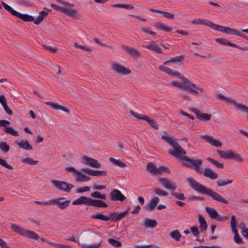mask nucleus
<instances>
[{"label":"nucleus","instance_id":"nucleus-7","mask_svg":"<svg viewBox=\"0 0 248 248\" xmlns=\"http://www.w3.org/2000/svg\"><path fill=\"white\" fill-rule=\"evenodd\" d=\"M128 210L125 212L118 213L112 212L108 216H105L102 213H97L96 214L92 215L91 218L93 219H100L104 221H108L111 220L112 222H116L121 220L128 214Z\"/></svg>","mask_w":248,"mask_h":248},{"label":"nucleus","instance_id":"nucleus-51","mask_svg":"<svg viewBox=\"0 0 248 248\" xmlns=\"http://www.w3.org/2000/svg\"><path fill=\"white\" fill-rule=\"evenodd\" d=\"M216 41L220 44H221V45H226V46H228V42H229V41H228L227 39H224V38H217L216 40Z\"/></svg>","mask_w":248,"mask_h":248},{"label":"nucleus","instance_id":"nucleus-29","mask_svg":"<svg viewBox=\"0 0 248 248\" xmlns=\"http://www.w3.org/2000/svg\"><path fill=\"white\" fill-rule=\"evenodd\" d=\"M46 104L47 105H48V106H50L51 108H52L54 109H60V110H62V111H64V112H66L67 113H69L70 112V111L67 108H66L65 107H63L62 106H61V105H58L57 104L54 103L53 102H46Z\"/></svg>","mask_w":248,"mask_h":248},{"label":"nucleus","instance_id":"nucleus-41","mask_svg":"<svg viewBox=\"0 0 248 248\" xmlns=\"http://www.w3.org/2000/svg\"><path fill=\"white\" fill-rule=\"evenodd\" d=\"M154 191L156 194L159 196H167L169 194L168 192L161 189L159 188H155L154 189Z\"/></svg>","mask_w":248,"mask_h":248},{"label":"nucleus","instance_id":"nucleus-58","mask_svg":"<svg viewBox=\"0 0 248 248\" xmlns=\"http://www.w3.org/2000/svg\"><path fill=\"white\" fill-rule=\"evenodd\" d=\"M5 112L9 115H11L13 114L12 110L7 105V104L2 106Z\"/></svg>","mask_w":248,"mask_h":248},{"label":"nucleus","instance_id":"nucleus-4","mask_svg":"<svg viewBox=\"0 0 248 248\" xmlns=\"http://www.w3.org/2000/svg\"><path fill=\"white\" fill-rule=\"evenodd\" d=\"M164 133L165 135H162L161 139L169 143L173 148V150H169V154L184 161V157H186L185 155L186 154V151L168 132Z\"/></svg>","mask_w":248,"mask_h":248},{"label":"nucleus","instance_id":"nucleus-48","mask_svg":"<svg viewBox=\"0 0 248 248\" xmlns=\"http://www.w3.org/2000/svg\"><path fill=\"white\" fill-rule=\"evenodd\" d=\"M171 195L179 200L184 201L186 199L184 196V194L183 193L178 194L175 192H172L171 193Z\"/></svg>","mask_w":248,"mask_h":248},{"label":"nucleus","instance_id":"nucleus-13","mask_svg":"<svg viewBox=\"0 0 248 248\" xmlns=\"http://www.w3.org/2000/svg\"><path fill=\"white\" fill-rule=\"evenodd\" d=\"M205 210L212 219H216L218 221H223L227 220L229 217L222 216L218 214L217 212L214 208L209 207H206Z\"/></svg>","mask_w":248,"mask_h":248},{"label":"nucleus","instance_id":"nucleus-23","mask_svg":"<svg viewBox=\"0 0 248 248\" xmlns=\"http://www.w3.org/2000/svg\"><path fill=\"white\" fill-rule=\"evenodd\" d=\"M123 48L125 50L126 53L133 58L139 57L141 56L140 52L136 48L127 46H123Z\"/></svg>","mask_w":248,"mask_h":248},{"label":"nucleus","instance_id":"nucleus-61","mask_svg":"<svg viewBox=\"0 0 248 248\" xmlns=\"http://www.w3.org/2000/svg\"><path fill=\"white\" fill-rule=\"evenodd\" d=\"M35 203L38 205H48L51 204V200L46 201V202H40V201H35Z\"/></svg>","mask_w":248,"mask_h":248},{"label":"nucleus","instance_id":"nucleus-17","mask_svg":"<svg viewBox=\"0 0 248 248\" xmlns=\"http://www.w3.org/2000/svg\"><path fill=\"white\" fill-rule=\"evenodd\" d=\"M110 198L111 201H124L126 197L118 189H114L110 193Z\"/></svg>","mask_w":248,"mask_h":248},{"label":"nucleus","instance_id":"nucleus-2","mask_svg":"<svg viewBox=\"0 0 248 248\" xmlns=\"http://www.w3.org/2000/svg\"><path fill=\"white\" fill-rule=\"evenodd\" d=\"M191 187L195 191L211 197L214 200L225 204H228V201L223 198L222 196L216 192L213 191L211 188L206 187L203 185L198 183L192 177H188L187 179Z\"/></svg>","mask_w":248,"mask_h":248},{"label":"nucleus","instance_id":"nucleus-1","mask_svg":"<svg viewBox=\"0 0 248 248\" xmlns=\"http://www.w3.org/2000/svg\"><path fill=\"white\" fill-rule=\"evenodd\" d=\"M159 69L169 75L178 77L181 79V82L176 81H172L171 85L173 86L188 91L194 95H197L199 94V92H203V89L202 88L197 86L190 80L182 76L179 72L173 71L164 65H160L159 66Z\"/></svg>","mask_w":248,"mask_h":248},{"label":"nucleus","instance_id":"nucleus-21","mask_svg":"<svg viewBox=\"0 0 248 248\" xmlns=\"http://www.w3.org/2000/svg\"><path fill=\"white\" fill-rule=\"evenodd\" d=\"M81 171L91 176H106L107 174L106 170H94L89 168H83Z\"/></svg>","mask_w":248,"mask_h":248},{"label":"nucleus","instance_id":"nucleus-32","mask_svg":"<svg viewBox=\"0 0 248 248\" xmlns=\"http://www.w3.org/2000/svg\"><path fill=\"white\" fill-rule=\"evenodd\" d=\"M146 170L150 173L153 174H158L157 168L154 163L150 162L146 167Z\"/></svg>","mask_w":248,"mask_h":248},{"label":"nucleus","instance_id":"nucleus-22","mask_svg":"<svg viewBox=\"0 0 248 248\" xmlns=\"http://www.w3.org/2000/svg\"><path fill=\"white\" fill-rule=\"evenodd\" d=\"M159 202V199L157 197H154L144 207L145 211H153Z\"/></svg>","mask_w":248,"mask_h":248},{"label":"nucleus","instance_id":"nucleus-44","mask_svg":"<svg viewBox=\"0 0 248 248\" xmlns=\"http://www.w3.org/2000/svg\"><path fill=\"white\" fill-rule=\"evenodd\" d=\"M0 149L5 153H7L10 149L9 146L5 142H0Z\"/></svg>","mask_w":248,"mask_h":248},{"label":"nucleus","instance_id":"nucleus-10","mask_svg":"<svg viewBox=\"0 0 248 248\" xmlns=\"http://www.w3.org/2000/svg\"><path fill=\"white\" fill-rule=\"evenodd\" d=\"M51 183L58 190L69 193L71 190L74 186L70 183H67L64 181H61L56 180H52Z\"/></svg>","mask_w":248,"mask_h":248},{"label":"nucleus","instance_id":"nucleus-46","mask_svg":"<svg viewBox=\"0 0 248 248\" xmlns=\"http://www.w3.org/2000/svg\"><path fill=\"white\" fill-rule=\"evenodd\" d=\"M0 165L9 170H12L13 167L7 163V161L0 157Z\"/></svg>","mask_w":248,"mask_h":248},{"label":"nucleus","instance_id":"nucleus-59","mask_svg":"<svg viewBox=\"0 0 248 248\" xmlns=\"http://www.w3.org/2000/svg\"><path fill=\"white\" fill-rule=\"evenodd\" d=\"M65 170L67 171L75 173L76 174H77L78 172V170L73 167H67L65 168Z\"/></svg>","mask_w":248,"mask_h":248},{"label":"nucleus","instance_id":"nucleus-9","mask_svg":"<svg viewBox=\"0 0 248 248\" xmlns=\"http://www.w3.org/2000/svg\"><path fill=\"white\" fill-rule=\"evenodd\" d=\"M184 161H186L184 165L186 167L194 170L198 173H202V171L200 170V166L202 163V159H191L186 156L184 157Z\"/></svg>","mask_w":248,"mask_h":248},{"label":"nucleus","instance_id":"nucleus-60","mask_svg":"<svg viewBox=\"0 0 248 248\" xmlns=\"http://www.w3.org/2000/svg\"><path fill=\"white\" fill-rule=\"evenodd\" d=\"M51 6L53 7L54 9L56 10H58L62 13H63L64 7H62L60 6L57 5L55 4H51Z\"/></svg>","mask_w":248,"mask_h":248},{"label":"nucleus","instance_id":"nucleus-39","mask_svg":"<svg viewBox=\"0 0 248 248\" xmlns=\"http://www.w3.org/2000/svg\"><path fill=\"white\" fill-rule=\"evenodd\" d=\"M207 159L210 163L215 165L218 168L222 169L224 167V165L222 163H219L218 161L215 160V159H213L211 157H208Z\"/></svg>","mask_w":248,"mask_h":248},{"label":"nucleus","instance_id":"nucleus-11","mask_svg":"<svg viewBox=\"0 0 248 248\" xmlns=\"http://www.w3.org/2000/svg\"><path fill=\"white\" fill-rule=\"evenodd\" d=\"M207 26L212 28L214 30L218 31L228 34L237 35L238 32V30H236L230 27L218 25L213 23L211 21H210L209 24H208Z\"/></svg>","mask_w":248,"mask_h":248},{"label":"nucleus","instance_id":"nucleus-49","mask_svg":"<svg viewBox=\"0 0 248 248\" xmlns=\"http://www.w3.org/2000/svg\"><path fill=\"white\" fill-rule=\"evenodd\" d=\"M160 14H162L164 16L169 19H173L174 15L169 12L161 11Z\"/></svg>","mask_w":248,"mask_h":248},{"label":"nucleus","instance_id":"nucleus-5","mask_svg":"<svg viewBox=\"0 0 248 248\" xmlns=\"http://www.w3.org/2000/svg\"><path fill=\"white\" fill-rule=\"evenodd\" d=\"M90 241L96 243L92 245H87L80 244L78 240H77L75 236H72L66 239L67 240L77 243L81 248H99L101 245L103 241L101 237L94 232L91 233L89 235Z\"/></svg>","mask_w":248,"mask_h":248},{"label":"nucleus","instance_id":"nucleus-63","mask_svg":"<svg viewBox=\"0 0 248 248\" xmlns=\"http://www.w3.org/2000/svg\"><path fill=\"white\" fill-rule=\"evenodd\" d=\"M10 122L6 120H0V127H4L5 128L6 127V125L10 124Z\"/></svg>","mask_w":248,"mask_h":248},{"label":"nucleus","instance_id":"nucleus-40","mask_svg":"<svg viewBox=\"0 0 248 248\" xmlns=\"http://www.w3.org/2000/svg\"><path fill=\"white\" fill-rule=\"evenodd\" d=\"M108 242L111 245L116 248H120L122 246L121 242L113 238L108 239Z\"/></svg>","mask_w":248,"mask_h":248},{"label":"nucleus","instance_id":"nucleus-50","mask_svg":"<svg viewBox=\"0 0 248 248\" xmlns=\"http://www.w3.org/2000/svg\"><path fill=\"white\" fill-rule=\"evenodd\" d=\"M91 189V187L90 186H84L82 187H79L77 189L76 192L77 193H83L84 192L89 191Z\"/></svg>","mask_w":248,"mask_h":248},{"label":"nucleus","instance_id":"nucleus-19","mask_svg":"<svg viewBox=\"0 0 248 248\" xmlns=\"http://www.w3.org/2000/svg\"><path fill=\"white\" fill-rule=\"evenodd\" d=\"M189 110L191 112L194 113L196 115L197 118L200 121H209L212 117L211 114L205 113H201L200 110L196 108H189Z\"/></svg>","mask_w":248,"mask_h":248},{"label":"nucleus","instance_id":"nucleus-47","mask_svg":"<svg viewBox=\"0 0 248 248\" xmlns=\"http://www.w3.org/2000/svg\"><path fill=\"white\" fill-rule=\"evenodd\" d=\"M93 41L95 43L101 46L106 47L110 49L112 48V47L111 46L106 44L105 43L102 42L101 41H100L99 39L97 38H94Z\"/></svg>","mask_w":248,"mask_h":248},{"label":"nucleus","instance_id":"nucleus-12","mask_svg":"<svg viewBox=\"0 0 248 248\" xmlns=\"http://www.w3.org/2000/svg\"><path fill=\"white\" fill-rule=\"evenodd\" d=\"M130 112L131 114L134 117L139 120H143L146 121L151 126H152L155 129H158V124H156V122L154 119L149 118L147 115L138 113L137 112L134 111L133 110H131Z\"/></svg>","mask_w":248,"mask_h":248},{"label":"nucleus","instance_id":"nucleus-20","mask_svg":"<svg viewBox=\"0 0 248 248\" xmlns=\"http://www.w3.org/2000/svg\"><path fill=\"white\" fill-rule=\"evenodd\" d=\"M201 138L204 140L205 141L209 143L211 145L214 146L215 147H221L222 145L221 142L215 139L213 136L208 135H204L201 136Z\"/></svg>","mask_w":248,"mask_h":248},{"label":"nucleus","instance_id":"nucleus-6","mask_svg":"<svg viewBox=\"0 0 248 248\" xmlns=\"http://www.w3.org/2000/svg\"><path fill=\"white\" fill-rule=\"evenodd\" d=\"M73 205L84 204L87 206H93L96 207H107V203L101 200L93 199L85 196H81L73 201Z\"/></svg>","mask_w":248,"mask_h":248},{"label":"nucleus","instance_id":"nucleus-56","mask_svg":"<svg viewBox=\"0 0 248 248\" xmlns=\"http://www.w3.org/2000/svg\"><path fill=\"white\" fill-rule=\"evenodd\" d=\"M42 46L45 49L48 50L52 52H56L58 51V48L56 47H51L46 45H43Z\"/></svg>","mask_w":248,"mask_h":248},{"label":"nucleus","instance_id":"nucleus-45","mask_svg":"<svg viewBox=\"0 0 248 248\" xmlns=\"http://www.w3.org/2000/svg\"><path fill=\"white\" fill-rule=\"evenodd\" d=\"M23 162L30 165H36L38 161L34 160L31 157H27L23 159Z\"/></svg>","mask_w":248,"mask_h":248},{"label":"nucleus","instance_id":"nucleus-14","mask_svg":"<svg viewBox=\"0 0 248 248\" xmlns=\"http://www.w3.org/2000/svg\"><path fill=\"white\" fill-rule=\"evenodd\" d=\"M71 201L70 200H65V198L60 197L57 199L51 200V204H56L61 209H65L69 206Z\"/></svg>","mask_w":248,"mask_h":248},{"label":"nucleus","instance_id":"nucleus-64","mask_svg":"<svg viewBox=\"0 0 248 248\" xmlns=\"http://www.w3.org/2000/svg\"><path fill=\"white\" fill-rule=\"evenodd\" d=\"M0 246L1 248H9L6 242L0 238Z\"/></svg>","mask_w":248,"mask_h":248},{"label":"nucleus","instance_id":"nucleus-3","mask_svg":"<svg viewBox=\"0 0 248 248\" xmlns=\"http://www.w3.org/2000/svg\"><path fill=\"white\" fill-rule=\"evenodd\" d=\"M1 4L4 8L12 15L25 22L33 21V23L36 25H38L41 23L48 15V13L47 12L42 11L39 12L36 19L35 20V18L33 16L27 14L20 13V12L14 10L10 6L3 1H1Z\"/></svg>","mask_w":248,"mask_h":248},{"label":"nucleus","instance_id":"nucleus-34","mask_svg":"<svg viewBox=\"0 0 248 248\" xmlns=\"http://www.w3.org/2000/svg\"><path fill=\"white\" fill-rule=\"evenodd\" d=\"M144 224L146 227L153 228L157 225V223L155 220L146 218L145 220Z\"/></svg>","mask_w":248,"mask_h":248},{"label":"nucleus","instance_id":"nucleus-55","mask_svg":"<svg viewBox=\"0 0 248 248\" xmlns=\"http://www.w3.org/2000/svg\"><path fill=\"white\" fill-rule=\"evenodd\" d=\"M238 162H242L243 161V158L239 154H236L234 153V155H233V159Z\"/></svg>","mask_w":248,"mask_h":248},{"label":"nucleus","instance_id":"nucleus-30","mask_svg":"<svg viewBox=\"0 0 248 248\" xmlns=\"http://www.w3.org/2000/svg\"><path fill=\"white\" fill-rule=\"evenodd\" d=\"M17 145L22 149L27 150H32V147L27 140H22L17 143Z\"/></svg>","mask_w":248,"mask_h":248},{"label":"nucleus","instance_id":"nucleus-62","mask_svg":"<svg viewBox=\"0 0 248 248\" xmlns=\"http://www.w3.org/2000/svg\"><path fill=\"white\" fill-rule=\"evenodd\" d=\"M142 31L146 33H149L152 35H155L156 34L155 32L150 31L149 29L146 27H143L142 28Z\"/></svg>","mask_w":248,"mask_h":248},{"label":"nucleus","instance_id":"nucleus-54","mask_svg":"<svg viewBox=\"0 0 248 248\" xmlns=\"http://www.w3.org/2000/svg\"><path fill=\"white\" fill-rule=\"evenodd\" d=\"M190 230L193 234L197 237L199 236V232L197 227L192 226L190 227Z\"/></svg>","mask_w":248,"mask_h":248},{"label":"nucleus","instance_id":"nucleus-28","mask_svg":"<svg viewBox=\"0 0 248 248\" xmlns=\"http://www.w3.org/2000/svg\"><path fill=\"white\" fill-rule=\"evenodd\" d=\"M77 175L76 180L78 182H85L91 180L90 177L82 173L81 171H78Z\"/></svg>","mask_w":248,"mask_h":248},{"label":"nucleus","instance_id":"nucleus-33","mask_svg":"<svg viewBox=\"0 0 248 248\" xmlns=\"http://www.w3.org/2000/svg\"><path fill=\"white\" fill-rule=\"evenodd\" d=\"M232 182V180L220 179L217 180V185L218 187L224 186L231 184Z\"/></svg>","mask_w":248,"mask_h":248},{"label":"nucleus","instance_id":"nucleus-31","mask_svg":"<svg viewBox=\"0 0 248 248\" xmlns=\"http://www.w3.org/2000/svg\"><path fill=\"white\" fill-rule=\"evenodd\" d=\"M199 221L200 223L199 228L200 230L205 231L206 230L207 228V225L205 219L201 215H199Z\"/></svg>","mask_w":248,"mask_h":248},{"label":"nucleus","instance_id":"nucleus-43","mask_svg":"<svg viewBox=\"0 0 248 248\" xmlns=\"http://www.w3.org/2000/svg\"><path fill=\"white\" fill-rule=\"evenodd\" d=\"M74 45L75 47L79 48V49H80L83 51H85L90 52L92 51V49L88 47V46H82V45H79L77 42H75L74 43Z\"/></svg>","mask_w":248,"mask_h":248},{"label":"nucleus","instance_id":"nucleus-35","mask_svg":"<svg viewBox=\"0 0 248 248\" xmlns=\"http://www.w3.org/2000/svg\"><path fill=\"white\" fill-rule=\"evenodd\" d=\"M4 131L7 134H11L15 137H17L19 136L18 132L14 130V129L11 126L6 127L4 128Z\"/></svg>","mask_w":248,"mask_h":248},{"label":"nucleus","instance_id":"nucleus-53","mask_svg":"<svg viewBox=\"0 0 248 248\" xmlns=\"http://www.w3.org/2000/svg\"><path fill=\"white\" fill-rule=\"evenodd\" d=\"M235 242L238 244H243L244 242L242 238L240 237L239 234H235L234 236Z\"/></svg>","mask_w":248,"mask_h":248},{"label":"nucleus","instance_id":"nucleus-52","mask_svg":"<svg viewBox=\"0 0 248 248\" xmlns=\"http://www.w3.org/2000/svg\"><path fill=\"white\" fill-rule=\"evenodd\" d=\"M157 170L158 171V174L161 173L163 172H166L168 173H170V170L168 168L165 166H160L158 168H157Z\"/></svg>","mask_w":248,"mask_h":248},{"label":"nucleus","instance_id":"nucleus-42","mask_svg":"<svg viewBox=\"0 0 248 248\" xmlns=\"http://www.w3.org/2000/svg\"><path fill=\"white\" fill-rule=\"evenodd\" d=\"M184 61V56L180 55L172 58L165 62H180Z\"/></svg>","mask_w":248,"mask_h":248},{"label":"nucleus","instance_id":"nucleus-26","mask_svg":"<svg viewBox=\"0 0 248 248\" xmlns=\"http://www.w3.org/2000/svg\"><path fill=\"white\" fill-rule=\"evenodd\" d=\"M143 47L151 49L156 53H161L162 52V49L154 41H151L149 45L143 46Z\"/></svg>","mask_w":248,"mask_h":248},{"label":"nucleus","instance_id":"nucleus-8","mask_svg":"<svg viewBox=\"0 0 248 248\" xmlns=\"http://www.w3.org/2000/svg\"><path fill=\"white\" fill-rule=\"evenodd\" d=\"M11 229L15 232L30 239L37 240L39 238L38 235L34 232L24 229L16 224H11Z\"/></svg>","mask_w":248,"mask_h":248},{"label":"nucleus","instance_id":"nucleus-18","mask_svg":"<svg viewBox=\"0 0 248 248\" xmlns=\"http://www.w3.org/2000/svg\"><path fill=\"white\" fill-rule=\"evenodd\" d=\"M158 180L165 188L169 189L172 192L175 190L176 185L174 182L162 177H160Z\"/></svg>","mask_w":248,"mask_h":248},{"label":"nucleus","instance_id":"nucleus-24","mask_svg":"<svg viewBox=\"0 0 248 248\" xmlns=\"http://www.w3.org/2000/svg\"><path fill=\"white\" fill-rule=\"evenodd\" d=\"M202 173L204 176L209 178L212 180H214L218 178V175L217 173L214 171L212 169L209 168H206L204 170L202 171Z\"/></svg>","mask_w":248,"mask_h":248},{"label":"nucleus","instance_id":"nucleus-36","mask_svg":"<svg viewBox=\"0 0 248 248\" xmlns=\"http://www.w3.org/2000/svg\"><path fill=\"white\" fill-rule=\"evenodd\" d=\"M109 160L110 162L113 163L114 165L119 166L121 168L125 167L126 165V164L123 162L122 161H121L120 159H116L114 158L110 157L109 158Z\"/></svg>","mask_w":248,"mask_h":248},{"label":"nucleus","instance_id":"nucleus-38","mask_svg":"<svg viewBox=\"0 0 248 248\" xmlns=\"http://www.w3.org/2000/svg\"><path fill=\"white\" fill-rule=\"evenodd\" d=\"M170 236L176 241H179L181 237V234L177 230L171 232Z\"/></svg>","mask_w":248,"mask_h":248},{"label":"nucleus","instance_id":"nucleus-37","mask_svg":"<svg viewBox=\"0 0 248 248\" xmlns=\"http://www.w3.org/2000/svg\"><path fill=\"white\" fill-rule=\"evenodd\" d=\"M155 27L156 28H158L159 29L167 31V32H170L171 31V28H170L168 26H166L164 24L161 23L159 22L156 23Z\"/></svg>","mask_w":248,"mask_h":248},{"label":"nucleus","instance_id":"nucleus-25","mask_svg":"<svg viewBox=\"0 0 248 248\" xmlns=\"http://www.w3.org/2000/svg\"><path fill=\"white\" fill-rule=\"evenodd\" d=\"M220 157L225 159H232L234 153L230 150H217Z\"/></svg>","mask_w":248,"mask_h":248},{"label":"nucleus","instance_id":"nucleus-27","mask_svg":"<svg viewBox=\"0 0 248 248\" xmlns=\"http://www.w3.org/2000/svg\"><path fill=\"white\" fill-rule=\"evenodd\" d=\"M63 13L67 16L73 17H78L80 16V13L75 9H68L64 7Z\"/></svg>","mask_w":248,"mask_h":248},{"label":"nucleus","instance_id":"nucleus-16","mask_svg":"<svg viewBox=\"0 0 248 248\" xmlns=\"http://www.w3.org/2000/svg\"><path fill=\"white\" fill-rule=\"evenodd\" d=\"M111 68L115 73L119 75H127L131 73L129 69L118 63H113Z\"/></svg>","mask_w":248,"mask_h":248},{"label":"nucleus","instance_id":"nucleus-15","mask_svg":"<svg viewBox=\"0 0 248 248\" xmlns=\"http://www.w3.org/2000/svg\"><path fill=\"white\" fill-rule=\"evenodd\" d=\"M82 163L93 168H100L101 167V164L96 159L86 155L82 157Z\"/></svg>","mask_w":248,"mask_h":248},{"label":"nucleus","instance_id":"nucleus-57","mask_svg":"<svg viewBox=\"0 0 248 248\" xmlns=\"http://www.w3.org/2000/svg\"><path fill=\"white\" fill-rule=\"evenodd\" d=\"M209 23L210 22L207 23H203V20L201 19H195L192 21V23L194 24H205L207 25L208 24H209Z\"/></svg>","mask_w":248,"mask_h":248}]
</instances>
